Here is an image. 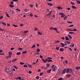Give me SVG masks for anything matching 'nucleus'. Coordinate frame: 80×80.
Returning <instances> with one entry per match:
<instances>
[{"label": "nucleus", "mask_w": 80, "mask_h": 80, "mask_svg": "<svg viewBox=\"0 0 80 80\" xmlns=\"http://www.w3.org/2000/svg\"><path fill=\"white\" fill-rule=\"evenodd\" d=\"M9 55V58H11V55H12V52H11V51L8 52Z\"/></svg>", "instance_id": "obj_8"}, {"label": "nucleus", "mask_w": 80, "mask_h": 80, "mask_svg": "<svg viewBox=\"0 0 80 80\" xmlns=\"http://www.w3.org/2000/svg\"><path fill=\"white\" fill-rule=\"evenodd\" d=\"M12 2H11V4H12V6H14V2H13L12 0Z\"/></svg>", "instance_id": "obj_41"}, {"label": "nucleus", "mask_w": 80, "mask_h": 80, "mask_svg": "<svg viewBox=\"0 0 80 80\" xmlns=\"http://www.w3.org/2000/svg\"><path fill=\"white\" fill-rule=\"evenodd\" d=\"M65 39L66 40H69V38L68 37V36H66L65 37Z\"/></svg>", "instance_id": "obj_22"}, {"label": "nucleus", "mask_w": 80, "mask_h": 80, "mask_svg": "<svg viewBox=\"0 0 80 80\" xmlns=\"http://www.w3.org/2000/svg\"><path fill=\"white\" fill-rule=\"evenodd\" d=\"M5 13H6V16L7 17H8V18H9V14H8V13L7 12H6Z\"/></svg>", "instance_id": "obj_20"}, {"label": "nucleus", "mask_w": 80, "mask_h": 80, "mask_svg": "<svg viewBox=\"0 0 80 80\" xmlns=\"http://www.w3.org/2000/svg\"><path fill=\"white\" fill-rule=\"evenodd\" d=\"M39 59L38 58H37V59L36 60V62H35V64H36V63H37V62H38Z\"/></svg>", "instance_id": "obj_38"}, {"label": "nucleus", "mask_w": 80, "mask_h": 80, "mask_svg": "<svg viewBox=\"0 0 80 80\" xmlns=\"http://www.w3.org/2000/svg\"><path fill=\"white\" fill-rule=\"evenodd\" d=\"M28 32V30H25V31H24V33H27V32Z\"/></svg>", "instance_id": "obj_32"}, {"label": "nucleus", "mask_w": 80, "mask_h": 80, "mask_svg": "<svg viewBox=\"0 0 80 80\" xmlns=\"http://www.w3.org/2000/svg\"><path fill=\"white\" fill-rule=\"evenodd\" d=\"M27 53V51H24L22 52V54H26Z\"/></svg>", "instance_id": "obj_11"}, {"label": "nucleus", "mask_w": 80, "mask_h": 80, "mask_svg": "<svg viewBox=\"0 0 80 80\" xmlns=\"http://www.w3.org/2000/svg\"><path fill=\"white\" fill-rule=\"evenodd\" d=\"M16 10H18V11H19V12H20V11H21V10H20L19 9H18V8H17V9H16Z\"/></svg>", "instance_id": "obj_37"}, {"label": "nucleus", "mask_w": 80, "mask_h": 80, "mask_svg": "<svg viewBox=\"0 0 80 80\" xmlns=\"http://www.w3.org/2000/svg\"><path fill=\"white\" fill-rule=\"evenodd\" d=\"M69 34H73L74 32H73V31H71V32H69Z\"/></svg>", "instance_id": "obj_18"}, {"label": "nucleus", "mask_w": 80, "mask_h": 80, "mask_svg": "<svg viewBox=\"0 0 80 80\" xmlns=\"http://www.w3.org/2000/svg\"><path fill=\"white\" fill-rule=\"evenodd\" d=\"M76 69L77 70H79V68L78 67V66H76Z\"/></svg>", "instance_id": "obj_21"}, {"label": "nucleus", "mask_w": 80, "mask_h": 80, "mask_svg": "<svg viewBox=\"0 0 80 80\" xmlns=\"http://www.w3.org/2000/svg\"><path fill=\"white\" fill-rule=\"evenodd\" d=\"M43 72H41V73L40 74V76H42L43 75Z\"/></svg>", "instance_id": "obj_48"}, {"label": "nucleus", "mask_w": 80, "mask_h": 80, "mask_svg": "<svg viewBox=\"0 0 80 80\" xmlns=\"http://www.w3.org/2000/svg\"><path fill=\"white\" fill-rule=\"evenodd\" d=\"M77 1V2L78 3V4H80V1H78V0H76Z\"/></svg>", "instance_id": "obj_42"}, {"label": "nucleus", "mask_w": 80, "mask_h": 80, "mask_svg": "<svg viewBox=\"0 0 80 80\" xmlns=\"http://www.w3.org/2000/svg\"><path fill=\"white\" fill-rule=\"evenodd\" d=\"M66 77H67L68 78V77H71V75L70 74H67L66 75Z\"/></svg>", "instance_id": "obj_14"}, {"label": "nucleus", "mask_w": 80, "mask_h": 80, "mask_svg": "<svg viewBox=\"0 0 80 80\" xmlns=\"http://www.w3.org/2000/svg\"><path fill=\"white\" fill-rule=\"evenodd\" d=\"M39 77H38V76L36 77V78L37 79H39Z\"/></svg>", "instance_id": "obj_55"}, {"label": "nucleus", "mask_w": 80, "mask_h": 80, "mask_svg": "<svg viewBox=\"0 0 80 80\" xmlns=\"http://www.w3.org/2000/svg\"><path fill=\"white\" fill-rule=\"evenodd\" d=\"M71 4H72V6H73V5H75L74 2H71Z\"/></svg>", "instance_id": "obj_44"}, {"label": "nucleus", "mask_w": 80, "mask_h": 80, "mask_svg": "<svg viewBox=\"0 0 80 80\" xmlns=\"http://www.w3.org/2000/svg\"><path fill=\"white\" fill-rule=\"evenodd\" d=\"M58 80H62V78H59Z\"/></svg>", "instance_id": "obj_64"}, {"label": "nucleus", "mask_w": 80, "mask_h": 80, "mask_svg": "<svg viewBox=\"0 0 80 80\" xmlns=\"http://www.w3.org/2000/svg\"><path fill=\"white\" fill-rule=\"evenodd\" d=\"M2 18H3V16H1L0 17V19H2Z\"/></svg>", "instance_id": "obj_56"}, {"label": "nucleus", "mask_w": 80, "mask_h": 80, "mask_svg": "<svg viewBox=\"0 0 80 80\" xmlns=\"http://www.w3.org/2000/svg\"><path fill=\"white\" fill-rule=\"evenodd\" d=\"M74 25H69V27H73Z\"/></svg>", "instance_id": "obj_58"}, {"label": "nucleus", "mask_w": 80, "mask_h": 80, "mask_svg": "<svg viewBox=\"0 0 80 80\" xmlns=\"http://www.w3.org/2000/svg\"><path fill=\"white\" fill-rule=\"evenodd\" d=\"M50 29H51V30L53 29V30H55V31L57 32L58 33H59L60 32L59 31H58L57 30V28H54L53 27H50V28H49Z\"/></svg>", "instance_id": "obj_2"}, {"label": "nucleus", "mask_w": 80, "mask_h": 80, "mask_svg": "<svg viewBox=\"0 0 80 80\" xmlns=\"http://www.w3.org/2000/svg\"><path fill=\"white\" fill-rule=\"evenodd\" d=\"M72 8H73V9H74L75 10H76L77 9V7H75V6H72Z\"/></svg>", "instance_id": "obj_15"}, {"label": "nucleus", "mask_w": 80, "mask_h": 80, "mask_svg": "<svg viewBox=\"0 0 80 80\" xmlns=\"http://www.w3.org/2000/svg\"><path fill=\"white\" fill-rule=\"evenodd\" d=\"M48 6H53V4L52 3H48Z\"/></svg>", "instance_id": "obj_24"}, {"label": "nucleus", "mask_w": 80, "mask_h": 80, "mask_svg": "<svg viewBox=\"0 0 80 80\" xmlns=\"http://www.w3.org/2000/svg\"><path fill=\"white\" fill-rule=\"evenodd\" d=\"M70 47H74V44L73 43H71V44L70 45Z\"/></svg>", "instance_id": "obj_12"}, {"label": "nucleus", "mask_w": 80, "mask_h": 80, "mask_svg": "<svg viewBox=\"0 0 80 80\" xmlns=\"http://www.w3.org/2000/svg\"><path fill=\"white\" fill-rule=\"evenodd\" d=\"M18 49L19 50H20V51H22V50H23V48H19Z\"/></svg>", "instance_id": "obj_43"}, {"label": "nucleus", "mask_w": 80, "mask_h": 80, "mask_svg": "<svg viewBox=\"0 0 80 80\" xmlns=\"http://www.w3.org/2000/svg\"><path fill=\"white\" fill-rule=\"evenodd\" d=\"M37 33L38 35H42V32H40L39 31H38Z\"/></svg>", "instance_id": "obj_13"}, {"label": "nucleus", "mask_w": 80, "mask_h": 80, "mask_svg": "<svg viewBox=\"0 0 80 80\" xmlns=\"http://www.w3.org/2000/svg\"><path fill=\"white\" fill-rule=\"evenodd\" d=\"M18 79L19 80H21V78L20 77H18Z\"/></svg>", "instance_id": "obj_61"}, {"label": "nucleus", "mask_w": 80, "mask_h": 80, "mask_svg": "<svg viewBox=\"0 0 80 80\" xmlns=\"http://www.w3.org/2000/svg\"><path fill=\"white\" fill-rule=\"evenodd\" d=\"M30 17H33V14H32V13H30Z\"/></svg>", "instance_id": "obj_45"}, {"label": "nucleus", "mask_w": 80, "mask_h": 80, "mask_svg": "<svg viewBox=\"0 0 80 80\" xmlns=\"http://www.w3.org/2000/svg\"><path fill=\"white\" fill-rule=\"evenodd\" d=\"M16 58H14V59H13L12 61L13 62H15V61H16Z\"/></svg>", "instance_id": "obj_47"}, {"label": "nucleus", "mask_w": 80, "mask_h": 80, "mask_svg": "<svg viewBox=\"0 0 80 80\" xmlns=\"http://www.w3.org/2000/svg\"><path fill=\"white\" fill-rule=\"evenodd\" d=\"M52 10H51V11L50 12V13H49L48 14V15H50L52 13Z\"/></svg>", "instance_id": "obj_30"}, {"label": "nucleus", "mask_w": 80, "mask_h": 80, "mask_svg": "<svg viewBox=\"0 0 80 80\" xmlns=\"http://www.w3.org/2000/svg\"><path fill=\"white\" fill-rule=\"evenodd\" d=\"M42 60L44 62V63H45V62H48V58H46L45 59H44L43 58H42Z\"/></svg>", "instance_id": "obj_6"}, {"label": "nucleus", "mask_w": 80, "mask_h": 80, "mask_svg": "<svg viewBox=\"0 0 80 80\" xmlns=\"http://www.w3.org/2000/svg\"><path fill=\"white\" fill-rule=\"evenodd\" d=\"M24 64H25V63L23 62H20V65H24Z\"/></svg>", "instance_id": "obj_36"}, {"label": "nucleus", "mask_w": 80, "mask_h": 80, "mask_svg": "<svg viewBox=\"0 0 80 80\" xmlns=\"http://www.w3.org/2000/svg\"><path fill=\"white\" fill-rule=\"evenodd\" d=\"M37 51H38V53H40V50L39 49V48H38V49L37 50Z\"/></svg>", "instance_id": "obj_28"}, {"label": "nucleus", "mask_w": 80, "mask_h": 80, "mask_svg": "<svg viewBox=\"0 0 80 80\" xmlns=\"http://www.w3.org/2000/svg\"><path fill=\"white\" fill-rule=\"evenodd\" d=\"M70 71H71V72H73V70L72 69H71V68H70Z\"/></svg>", "instance_id": "obj_52"}, {"label": "nucleus", "mask_w": 80, "mask_h": 80, "mask_svg": "<svg viewBox=\"0 0 80 80\" xmlns=\"http://www.w3.org/2000/svg\"><path fill=\"white\" fill-rule=\"evenodd\" d=\"M24 11L25 12H28V11H29V10L27 9H25Z\"/></svg>", "instance_id": "obj_34"}, {"label": "nucleus", "mask_w": 80, "mask_h": 80, "mask_svg": "<svg viewBox=\"0 0 80 80\" xmlns=\"http://www.w3.org/2000/svg\"><path fill=\"white\" fill-rule=\"evenodd\" d=\"M70 71V69L69 68H68V69H63V70L62 72V73L63 74H65L66 73V72L67 73L69 72Z\"/></svg>", "instance_id": "obj_1"}, {"label": "nucleus", "mask_w": 80, "mask_h": 80, "mask_svg": "<svg viewBox=\"0 0 80 80\" xmlns=\"http://www.w3.org/2000/svg\"><path fill=\"white\" fill-rule=\"evenodd\" d=\"M46 65H47V67H48V68L49 67L50 65V64H49V63H47Z\"/></svg>", "instance_id": "obj_23"}, {"label": "nucleus", "mask_w": 80, "mask_h": 80, "mask_svg": "<svg viewBox=\"0 0 80 80\" xmlns=\"http://www.w3.org/2000/svg\"><path fill=\"white\" fill-rule=\"evenodd\" d=\"M67 42V43H68V44H70L71 42L70 41H67V42Z\"/></svg>", "instance_id": "obj_39"}, {"label": "nucleus", "mask_w": 80, "mask_h": 80, "mask_svg": "<svg viewBox=\"0 0 80 80\" xmlns=\"http://www.w3.org/2000/svg\"><path fill=\"white\" fill-rule=\"evenodd\" d=\"M23 67H25V68H26L27 67H28L27 65H26V64H24V65L23 66Z\"/></svg>", "instance_id": "obj_25"}, {"label": "nucleus", "mask_w": 80, "mask_h": 80, "mask_svg": "<svg viewBox=\"0 0 80 80\" xmlns=\"http://www.w3.org/2000/svg\"><path fill=\"white\" fill-rule=\"evenodd\" d=\"M40 57L41 58H42V59H43V56L42 55H40Z\"/></svg>", "instance_id": "obj_59"}, {"label": "nucleus", "mask_w": 80, "mask_h": 80, "mask_svg": "<svg viewBox=\"0 0 80 80\" xmlns=\"http://www.w3.org/2000/svg\"><path fill=\"white\" fill-rule=\"evenodd\" d=\"M5 70V72H10V70L9 68H6Z\"/></svg>", "instance_id": "obj_4"}, {"label": "nucleus", "mask_w": 80, "mask_h": 80, "mask_svg": "<svg viewBox=\"0 0 80 80\" xmlns=\"http://www.w3.org/2000/svg\"><path fill=\"white\" fill-rule=\"evenodd\" d=\"M57 8V9H58V10H62V8L61 7H58Z\"/></svg>", "instance_id": "obj_10"}, {"label": "nucleus", "mask_w": 80, "mask_h": 80, "mask_svg": "<svg viewBox=\"0 0 80 80\" xmlns=\"http://www.w3.org/2000/svg\"><path fill=\"white\" fill-rule=\"evenodd\" d=\"M0 52L1 53H2V52H3L2 50L0 49Z\"/></svg>", "instance_id": "obj_63"}, {"label": "nucleus", "mask_w": 80, "mask_h": 80, "mask_svg": "<svg viewBox=\"0 0 80 80\" xmlns=\"http://www.w3.org/2000/svg\"><path fill=\"white\" fill-rule=\"evenodd\" d=\"M47 59L48 62H53L52 60V58H51L50 57H48Z\"/></svg>", "instance_id": "obj_3"}, {"label": "nucleus", "mask_w": 80, "mask_h": 80, "mask_svg": "<svg viewBox=\"0 0 80 80\" xmlns=\"http://www.w3.org/2000/svg\"><path fill=\"white\" fill-rule=\"evenodd\" d=\"M28 66H29V67H30V68H32V65L31 64H28Z\"/></svg>", "instance_id": "obj_19"}, {"label": "nucleus", "mask_w": 80, "mask_h": 80, "mask_svg": "<svg viewBox=\"0 0 80 80\" xmlns=\"http://www.w3.org/2000/svg\"><path fill=\"white\" fill-rule=\"evenodd\" d=\"M59 14L61 15V17L63 18L64 17L65 15H64V13H59Z\"/></svg>", "instance_id": "obj_7"}, {"label": "nucleus", "mask_w": 80, "mask_h": 80, "mask_svg": "<svg viewBox=\"0 0 80 80\" xmlns=\"http://www.w3.org/2000/svg\"><path fill=\"white\" fill-rule=\"evenodd\" d=\"M20 54H21V52H17L16 54L17 55H19Z\"/></svg>", "instance_id": "obj_31"}, {"label": "nucleus", "mask_w": 80, "mask_h": 80, "mask_svg": "<svg viewBox=\"0 0 80 80\" xmlns=\"http://www.w3.org/2000/svg\"><path fill=\"white\" fill-rule=\"evenodd\" d=\"M67 16H66V17H64V20H66V18H67Z\"/></svg>", "instance_id": "obj_62"}, {"label": "nucleus", "mask_w": 80, "mask_h": 80, "mask_svg": "<svg viewBox=\"0 0 80 80\" xmlns=\"http://www.w3.org/2000/svg\"><path fill=\"white\" fill-rule=\"evenodd\" d=\"M35 44H34L33 45H32L31 47V48H35Z\"/></svg>", "instance_id": "obj_35"}, {"label": "nucleus", "mask_w": 80, "mask_h": 80, "mask_svg": "<svg viewBox=\"0 0 80 80\" xmlns=\"http://www.w3.org/2000/svg\"><path fill=\"white\" fill-rule=\"evenodd\" d=\"M57 68V66H55L54 68L52 69V71H53V72H55V71H56L57 69L56 68Z\"/></svg>", "instance_id": "obj_5"}, {"label": "nucleus", "mask_w": 80, "mask_h": 80, "mask_svg": "<svg viewBox=\"0 0 80 80\" xmlns=\"http://www.w3.org/2000/svg\"><path fill=\"white\" fill-rule=\"evenodd\" d=\"M0 30L1 31H4V29H2V28H0Z\"/></svg>", "instance_id": "obj_53"}, {"label": "nucleus", "mask_w": 80, "mask_h": 80, "mask_svg": "<svg viewBox=\"0 0 80 80\" xmlns=\"http://www.w3.org/2000/svg\"><path fill=\"white\" fill-rule=\"evenodd\" d=\"M59 50L61 51H64V49L63 48H60Z\"/></svg>", "instance_id": "obj_27"}, {"label": "nucleus", "mask_w": 80, "mask_h": 80, "mask_svg": "<svg viewBox=\"0 0 80 80\" xmlns=\"http://www.w3.org/2000/svg\"><path fill=\"white\" fill-rule=\"evenodd\" d=\"M68 37L70 38V39H72V37L71 36H70V35H68Z\"/></svg>", "instance_id": "obj_46"}, {"label": "nucleus", "mask_w": 80, "mask_h": 80, "mask_svg": "<svg viewBox=\"0 0 80 80\" xmlns=\"http://www.w3.org/2000/svg\"><path fill=\"white\" fill-rule=\"evenodd\" d=\"M11 51H12L13 50H14V48H11Z\"/></svg>", "instance_id": "obj_60"}, {"label": "nucleus", "mask_w": 80, "mask_h": 80, "mask_svg": "<svg viewBox=\"0 0 80 80\" xmlns=\"http://www.w3.org/2000/svg\"><path fill=\"white\" fill-rule=\"evenodd\" d=\"M9 12L10 13H11L12 14H13V13H14V11H13V10H10Z\"/></svg>", "instance_id": "obj_9"}, {"label": "nucleus", "mask_w": 80, "mask_h": 80, "mask_svg": "<svg viewBox=\"0 0 80 80\" xmlns=\"http://www.w3.org/2000/svg\"><path fill=\"white\" fill-rule=\"evenodd\" d=\"M72 31L73 32H76V31H77V28H74V29H73Z\"/></svg>", "instance_id": "obj_33"}, {"label": "nucleus", "mask_w": 80, "mask_h": 80, "mask_svg": "<svg viewBox=\"0 0 80 80\" xmlns=\"http://www.w3.org/2000/svg\"><path fill=\"white\" fill-rule=\"evenodd\" d=\"M35 54H40V53H38V51H37V52H36Z\"/></svg>", "instance_id": "obj_54"}, {"label": "nucleus", "mask_w": 80, "mask_h": 80, "mask_svg": "<svg viewBox=\"0 0 80 80\" xmlns=\"http://www.w3.org/2000/svg\"><path fill=\"white\" fill-rule=\"evenodd\" d=\"M69 49L71 51H72V48H69Z\"/></svg>", "instance_id": "obj_57"}, {"label": "nucleus", "mask_w": 80, "mask_h": 80, "mask_svg": "<svg viewBox=\"0 0 80 80\" xmlns=\"http://www.w3.org/2000/svg\"><path fill=\"white\" fill-rule=\"evenodd\" d=\"M2 22V24L4 25H6V23H5V22Z\"/></svg>", "instance_id": "obj_40"}, {"label": "nucleus", "mask_w": 80, "mask_h": 80, "mask_svg": "<svg viewBox=\"0 0 80 80\" xmlns=\"http://www.w3.org/2000/svg\"><path fill=\"white\" fill-rule=\"evenodd\" d=\"M9 76L10 77H12V76H13V73H12V72H10V73H9Z\"/></svg>", "instance_id": "obj_29"}, {"label": "nucleus", "mask_w": 80, "mask_h": 80, "mask_svg": "<svg viewBox=\"0 0 80 80\" xmlns=\"http://www.w3.org/2000/svg\"><path fill=\"white\" fill-rule=\"evenodd\" d=\"M65 63H66V64H67V63H68V61L67 60H65Z\"/></svg>", "instance_id": "obj_50"}, {"label": "nucleus", "mask_w": 80, "mask_h": 80, "mask_svg": "<svg viewBox=\"0 0 80 80\" xmlns=\"http://www.w3.org/2000/svg\"><path fill=\"white\" fill-rule=\"evenodd\" d=\"M51 69H48V70H47V72H48V73H50V72H51Z\"/></svg>", "instance_id": "obj_17"}, {"label": "nucleus", "mask_w": 80, "mask_h": 80, "mask_svg": "<svg viewBox=\"0 0 80 80\" xmlns=\"http://www.w3.org/2000/svg\"><path fill=\"white\" fill-rule=\"evenodd\" d=\"M61 43V45H62V47H65V43Z\"/></svg>", "instance_id": "obj_16"}, {"label": "nucleus", "mask_w": 80, "mask_h": 80, "mask_svg": "<svg viewBox=\"0 0 80 80\" xmlns=\"http://www.w3.org/2000/svg\"><path fill=\"white\" fill-rule=\"evenodd\" d=\"M68 30H69V31H70V32H71L72 31H73V30L71 29H70V28H68Z\"/></svg>", "instance_id": "obj_51"}, {"label": "nucleus", "mask_w": 80, "mask_h": 80, "mask_svg": "<svg viewBox=\"0 0 80 80\" xmlns=\"http://www.w3.org/2000/svg\"><path fill=\"white\" fill-rule=\"evenodd\" d=\"M6 58H7V59H8L9 58V55L8 56H6L5 57Z\"/></svg>", "instance_id": "obj_49"}, {"label": "nucleus", "mask_w": 80, "mask_h": 80, "mask_svg": "<svg viewBox=\"0 0 80 80\" xmlns=\"http://www.w3.org/2000/svg\"><path fill=\"white\" fill-rule=\"evenodd\" d=\"M9 7H12H12H14V6H13L12 5V4H11H11H10Z\"/></svg>", "instance_id": "obj_26"}]
</instances>
